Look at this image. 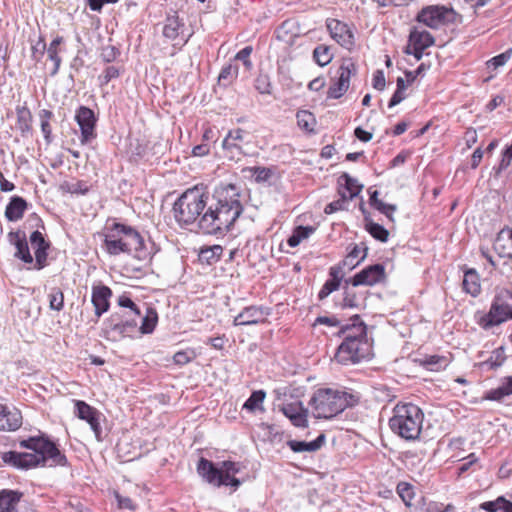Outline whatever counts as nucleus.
Listing matches in <instances>:
<instances>
[{
    "instance_id": "nucleus-17",
    "label": "nucleus",
    "mask_w": 512,
    "mask_h": 512,
    "mask_svg": "<svg viewBox=\"0 0 512 512\" xmlns=\"http://www.w3.org/2000/svg\"><path fill=\"white\" fill-rule=\"evenodd\" d=\"M270 315V309L264 306L245 307L233 320L235 326L256 325L265 322Z\"/></svg>"
},
{
    "instance_id": "nucleus-32",
    "label": "nucleus",
    "mask_w": 512,
    "mask_h": 512,
    "mask_svg": "<svg viewBox=\"0 0 512 512\" xmlns=\"http://www.w3.org/2000/svg\"><path fill=\"white\" fill-rule=\"evenodd\" d=\"M339 189H342L347 194V199L352 200L362 190L363 186L358 184L357 180L352 178L349 174L343 173L339 177Z\"/></svg>"
},
{
    "instance_id": "nucleus-61",
    "label": "nucleus",
    "mask_w": 512,
    "mask_h": 512,
    "mask_svg": "<svg viewBox=\"0 0 512 512\" xmlns=\"http://www.w3.org/2000/svg\"><path fill=\"white\" fill-rule=\"evenodd\" d=\"M119 54L118 50L113 46H107L102 49L101 57L105 62H112Z\"/></svg>"
},
{
    "instance_id": "nucleus-15",
    "label": "nucleus",
    "mask_w": 512,
    "mask_h": 512,
    "mask_svg": "<svg viewBox=\"0 0 512 512\" xmlns=\"http://www.w3.org/2000/svg\"><path fill=\"white\" fill-rule=\"evenodd\" d=\"M163 36L172 41L174 45H184L189 40L191 34L186 33L184 23L177 15L168 16L163 26Z\"/></svg>"
},
{
    "instance_id": "nucleus-31",
    "label": "nucleus",
    "mask_w": 512,
    "mask_h": 512,
    "mask_svg": "<svg viewBox=\"0 0 512 512\" xmlns=\"http://www.w3.org/2000/svg\"><path fill=\"white\" fill-rule=\"evenodd\" d=\"M367 251L368 248L366 246L360 247L359 245L354 244L345 259L342 261L343 266H347L349 270L354 269L366 258Z\"/></svg>"
},
{
    "instance_id": "nucleus-5",
    "label": "nucleus",
    "mask_w": 512,
    "mask_h": 512,
    "mask_svg": "<svg viewBox=\"0 0 512 512\" xmlns=\"http://www.w3.org/2000/svg\"><path fill=\"white\" fill-rule=\"evenodd\" d=\"M316 418H332L351 405L347 393L333 389H319L310 400Z\"/></svg>"
},
{
    "instance_id": "nucleus-13",
    "label": "nucleus",
    "mask_w": 512,
    "mask_h": 512,
    "mask_svg": "<svg viewBox=\"0 0 512 512\" xmlns=\"http://www.w3.org/2000/svg\"><path fill=\"white\" fill-rule=\"evenodd\" d=\"M356 71V65L352 60H344L338 69L337 80L328 89V97L333 99L342 97L349 88L351 76L355 75Z\"/></svg>"
},
{
    "instance_id": "nucleus-11",
    "label": "nucleus",
    "mask_w": 512,
    "mask_h": 512,
    "mask_svg": "<svg viewBox=\"0 0 512 512\" xmlns=\"http://www.w3.org/2000/svg\"><path fill=\"white\" fill-rule=\"evenodd\" d=\"M247 136L248 133L241 128L230 130L221 144L225 157L233 161H239L245 154L244 144Z\"/></svg>"
},
{
    "instance_id": "nucleus-27",
    "label": "nucleus",
    "mask_w": 512,
    "mask_h": 512,
    "mask_svg": "<svg viewBox=\"0 0 512 512\" xmlns=\"http://www.w3.org/2000/svg\"><path fill=\"white\" fill-rule=\"evenodd\" d=\"M22 493L3 489L0 491V512H14L20 503Z\"/></svg>"
},
{
    "instance_id": "nucleus-8",
    "label": "nucleus",
    "mask_w": 512,
    "mask_h": 512,
    "mask_svg": "<svg viewBox=\"0 0 512 512\" xmlns=\"http://www.w3.org/2000/svg\"><path fill=\"white\" fill-rule=\"evenodd\" d=\"M455 12L452 8L440 5L423 7L416 16V21L431 29H440L454 21Z\"/></svg>"
},
{
    "instance_id": "nucleus-49",
    "label": "nucleus",
    "mask_w": 512,
    "mask_h": 512,
    "mask_svg": "<svg viewBox=\"0 0 512 512\" xmlns=\"http://www.w3.org/2000/svg\"><path fill=\"white\" fill-rule=\"evenodd\" d=\"M255 89L261 94H271L272 84L269 76L266 74H259L255 79Z\"/></svg>"
},
{
    "instance_id": "nucleus-21",
    "label": "nucleus",
    "mask_w": 512,
    "mask_h": 512,
    "mask_svg": "<svg viewBox=\"0 0 512 512\" xmlns=\"http://www.w3.org/2000/svg\"><path fill=\"white\" fill-rule=\"evenodd\" d=\"M22 424V416L17 409L9 410L0 405V431H15Z\"/></svg>"
},
{
    "instance_id": "nucleus-37",
    "label": "nucleus",
    "mask_w": 512,
    "mask_h": 512,
    "mask_svg": "<svg viewBox=\"0 0 512 512\" xmlns=\"http://www.w3.org/2000/svg\"><path fill=\"white\" fill-rule=\"evenodd\" d=\"M223 253V248L220 245H213L210 247H204L199 252V259L207 264L217 262Z\"/></svg>"
},
{
    "instance_id": "nucleus-50",
    "label": "nucleus",
    "mask_w": 512,
    "mask_h": 512,
    "mask_svg": "<svg viewBox=\"0 0 512 512\" xmlns=\"http://www.w3.org/2000/svg\"><path fill=\"white\" fill-rule=\"evenodd\" d=\"M397 492L407 506L412 505L411 501L414 498V491L410 484L405 482L399 483L397 486Z\"/></svg>"
},
{
    "instance_id": "nucleus-63",
    "label": "nucleus",
    "mask_w": 512,
    "mask_h": 512,
    "mask_svg": "<svg viewBox=\"0 0 512 512\" xmlns=\"http://www.w3.org/2000/svg\"><path fill=\"white\" fill-rule=\"evenodd\" d=\"M512 161V144L508 146L502 155V160L500 162V168L506 169Z\"/></svg>"
},
{
    "instance_id": "nucleus-52",
    "label": "nucleus",
    "mask_w": 512,
    "mask_h": 512,
    "mask_svg": "<svg viewBox=\"0 0 512 512\" xmlns=\"http://www.w3.org/2000/svg\"><path fill=\"white\" fill-rule=\"evenodd\" d=\"M46 51V43L45 40L40 37L38 41L32 45L31 47V57L35 61H40L42 57L44 56V53Z\"/></svg>"
},
{
    "instance_id": "nucleus-14",
    "label": "nucleus",
    "mask_w": 512,
    "mask_h": 512,
    "mask_svg": "<svg viewBox=\"0 0 512 512\" xmlns=\"http://www.w3.org/2000/svg\"><path fill=\"white\" fill-rule=\"evenodd\" d=\"M384 279L385 267L382 264H374L364 268L346 282L352 284L354 287L360 285L373 286L382 282Z\"/></svg>"
},
{
    "instance_id": "nucleus-42",
    "label": "nucleus",
    "mask_w": 512,
    "mask_h": 512,
    "mask_svg": "<svg viewBox=\"0 0 512 512\" xmlns=\"http://www.w3.org/2000/svg\"><path fill=\"white\" fill-rule=\"evenodd\" d=\"M297 122L300 128L306 131H312L315 125L314 115L307 110H300L296 114Z\"/></svg>"
},
{
    "instance_id": "nucleus-38",
    "label": "nucleus",
    "mask_w": 512,
    "mask_h": 512,
    "mask_svg": "<svg viewBox=\"0 0 512 512\" xmlns=\"http://www.w3.org/2000/svg\"><path fill=\"white\" fill-rule=\"evenodd\" d=\"M314 231L315 228L312 226H298L288 238L287 243L290 247H296L301 241L307 239L311 234H313Z\"/></svg>"
},
{
    "instance_id": "nucleus-54",
    "label": "nucleus",
    "mask_w": 512,
    "mask_h": 512,
    "mask_svg": "<svg viewBox=\"0 0 512 512\" xmlns=\"http://www.w3.org/2000/svg\"><path fill=\"white\" fill-rule=\"evenodd\" d=\"M119 76V70L114 66H108L103 74L99 77L102 85L108 84L112 79Z\"/></svg>"
},
{
    "instance_id": "nucleus-7",
    "label": "nucleus",
    "mask_w": 512,
    "mask_h": 512,
    "mask_svg": "<svg viewBox=\"0 0 512 512\" xmlns=\"http://www.w3.org/2000/svg\"><path fill=\"white\" fill-rule=\"evenodd\" d=\"M131 313L114 312L104 321L103 334L107 340L118 341L124 337H132L138 331V319Z\"/></svg>"
},
{
    "instance_id": "nucleus-34",
    "label": "nucleus",
    "mask_w": 512,
    "mask_h": 512,
    "mask_svg": "<svg viewBox=\"0 0 512 512\" xmlns=\"http://www.w3.org/2000/svg\"><path fill=\"white\" fill-rule=\"evenodd\" d=\"M479 508L486 512H512V502L503 496H499L493 501L481 503Z\"/></svg>"
},
{
    "instance_id": "nucleus-22",
    "label": "nucleus",
    "mask_w": 512,
    "mask_h": 512,
    "mask_svg": "<svg viewBox=\"0 0 512 512\" xmlns=\"http://www.w3.org/2000/svg\"><path fill=\"white\" fill-rule=\"evenodd\" d=\"M435 39L426 30H420L417 27H413L409 34V44L405 49V53H410L411 46H416L417 50L426 49L434 45Z\"/></svg>"
},
{
    "instance_id": "nucleus-58",
    "label": "nucleus",
    "mask_w": 512,
    "mask_h": 512,
    "mask_svg": "<svg viewBox=\"0 0 512 512\" xmlns=\"http://www.w3.org/2000/svg\"><path fill=\"white\" fill-rule=\"evenodd\" d=\"M339 288L338 283L336 281L327 280L325 284L323 285L322 289L319 292V299L326 298L329 294H331L333 291L337 290Z\"/></svg>"
},
{
    "instance_id": "nucleus-10",
    "label": "nucleus",
    "mask_w": 512,
    "mask_h": 512,
    "mask_svg": "<svg viewBox=\"0 0 512 512\" xmlns=\"http://www.w3.org/2000/svg\"><path fill=\"white\" fill-rule=\"evenodd\" d=\"M508 319H512V307L497 297L492 302L489 312L480 318L479 325L487 330L502 324Z\"/></svg>"
},
{
    "instance_id": "nucleus-35",
    "label": "nucleus",
    "mask_w": 512,
    "mask_h": 512,
    "mask_svg": "<svg viewBox=\"0 0 512 512\" xmlns=\"http://www.w3.org/2000/svg\"><path fill=\"white\" fill-rule=\"evenodd\" d=\"M419 363L430 371H439L445 369L449 362L444 356L429 355L419 359Z\"/></svg>"
},
{
    "instance_id": "nucleus-64",
    "label": "nucleus",
    "mask_w": 512,
    "mask_h": 512,
    "mask_svg": "<svg viewBox=\"0 0 512 512\" xmlns=\"http://www.w3.org/2000/svg\"><path fill=\"white\" fill-rule=\"evenodd\" d=\"M477 132L474 129H468L465 132L464 140L468 148H471L477 142Z\"/></svg>"
},
{
    "instance_id": "nucleus-43",
    "label": "nucleus",
    "mask_w": 512,
    "mask_h": 512,
    "mask_svg": "<svg viewBox=\"0 0 512 512\" xmlns=\"http://www.w3.org/2000/svg\"><path fill=\"white\" fill-rule=\"evenodd\" d=\"M366 230L371 234L372 237L381 242H386L388 240L389 232L380 224L367 221Z\"/></svg>"
},
{
    "instance_id": "nucleus-56",
    "label": "nucleus",
    "mask_w": 512,
    "mask_h": 512,
    "mask_svg": "<svg viewBox=\"0 0 512 512\" xmlns=\"http://www.w3.org/2000/svg\"><path fill=\"white\" fill-rule=\"evenodd\" d=\"M511 54H512V50H508L504 53H501L495 57H493L489 63L494 67V68H498L500 66H503L507 63V61L510 59L511 57Z\"/></svg>"
},
{
    "instance_id": "nucleus-26",
    "label": "nucleus",
    "mask_w": 512,
    "mask_h": 512,
    "mask_svg": "<svg viewBox=\"0 0 512 512\" xmlns=\"http://www.w3.org/2000/svg\"><path fill=\"white\" fill-rule=\"evenodd\" d=\"M352 320L353 323L343 327L340 331V334L344 339L367 341L365 324L360 321L358 316H355Z\"/></svg>"
},
{
    "instance_id": "nucleus-19",
    "label": "nucleus",
    "mask_w": 512,
    "mask_h": 512,
    "mask_svg": "<svg viewBox=\"0 0 512 512\" xmlns=\"http://www.w3.org/2000/svg\"><path fill=\"white\" fill-rule=\"evenodd\" d=\"M281 412L292 422L296 427H306L308 420V410L305 408L301 401H294L283 404L280 408Z\"/></svg>"
},
{
    "instance_id": "nucleus-47",
    "label": "nucleus",
    "mask_w": 512,
    "mask_h": 512,
    "mask_svg": "<svg viewBox=\"0 0 512 512\" xmlns=\"http://www.w3.org/2000/svg\"><path fill=\"white\" fill-rule=\"evenodd\" d=\"M313 57L317 64L320 66H325L330 63L332 60V54L330 53V49L326 46L320 45L314 49Z\"/></svg>"
},
{
    "instance_id": "nucleus-30",
    "label": "nucleus",
    "mask_w": 512,
    "mask_h": 512,
    "mask_svg": "<svg viewBox=\"0 0 512 512\" xmlns=\"http://www.w3.org/2000/svg\"><path fill=\"white\" fill-rule=\"evenodd\" d=\"M325 440L323 434L319 435L315 440L311 442L290 440L287 442L289 448L296 453L299 452H315L319 450Z\"/></svg>"
},
{
    "instance_id": "nucleus-25",
    "label": "nucleus",
    "mask_w": 512,
    "mask_h": 512,
    "mask_svg": "<svg viewBox=\"0 0 512 512\" xmlns=\"http://www.w3.org/2000/svg\"><path fill=\"white\" fill-rule=\"evenodd\" d=\"M494 249L500 257L512 258V229H502L495 241Z\"/></svg>"
},
{
    "instance_id": "nucleus-23",
    "label": "nucleus",
    "mask_w": 512,
    "mask_h": 512,
    "mask_svg": "<svg viewBox=\"0 0 512 512\" xmlns=\"http://www.w3.org/2000/svg\"><path fill=\"white\" fill-rule=\"evenodd\" d=\"M10 242L15 245L16 252L15 257L21 259L25 263H32L33 257L30 254L26 236L21 232H10Z\"/></svg>"
},
{
    "instance_id": "nucleus-53",
    "label": "nucleus",
    "mask_w": 512,
    "mask_h": 512,
    "mask_svg": "<svg viewBox=\"0 0 512 512\" xmlns=\"http://www.w3.org/2000/svg\"><path fill=\"white\" fill-rule=\"evenodd\" d=\"M195 358V352L191 349L178 351L174 354L173 360L178 365H185Z\"/></svg>"
},
{
    "instance_id": "nucleus-24",
    "label": "nucleus",
    "mask_w": 512,
    "mask_h": 512,
    "mask_svg": "<svg viewBox=\"0 0 512 512\" xmlns=\"http://www.w3.org/2000/svg\"><path fill=\"white\" fill-rule=\"evenodd\" d=\"M30 243L35 249L37 269H41L44 267L46 262L47 249L49 248V244L45 241L42 233L37 230L32 232L30 235Z\"/></svg>"
},
{
    "instance_id": "nucleus-12",
    "label": "nucleus",
    "mask_w": 512,
    "mask_h": 512,
    "mask_svg": "<svg viewBox=\"0 0 512 512\" xmlns=\"http://www.w3.org/2000/svg\"><path fill=\"white\" fill-rule=\"evenodd\" d=\"M75 120L80 127L82 145L91 143L97 136L95 127L97 118L92 109L86 106H80L75 114Z\"/></svg>"
},
{
    "instance_id": "nucleus-51",
    "label": "nucleus",
    "mask_w": 512,
    "mask_h": 512,
    "mask_svg": "<svg viewBox=\"0 0 512 512\" xmlns=\"http://www.w3.org/2000/svg\"><path fill=\"white\" fill-rule=\"evenodd\" d=\"M118 305L121 308L129 309V311H127V313H131V315H133V316H141V312H140L139 308L128 296L121 295L118 298Z\"/></svg>"
},
{
    "instance_id": "nucleus-20",
    "label": "nucleus",
    "mask_w": 512,
    "mask_h": 512,
    "mask_svg": "<svg viewBox=\"0 0 512 512\" xmlns=\"http://www.w3.org/2000/svg\"><path fill=\"white\" fill-rule=\"evenodd\" d=\"M112 291L107 286H95L92 289V304L95 309V315L99 318L103 313L107 312L110 306L109 299Z\"/></svg>"
},
{
    "instance_id": "nucleus-4",
    "label": "nucleus",
    "mask_w": 512,
    "mask_h": 512,
    "mask_svg": "<svg viewBox=\"0 0 512 512\" xmlns=\"http://www.w3.org/2000/svg\"><path fill=\"white\" fill-rule=\"evenodd\" d=\"M423 419L424 414L417 405L412 403L397 404L393 409L389 426L401 438L415 440L421 433Z\"/></svg>"
},
{
    "instance_id": "nucleus-46",
    "label": "nucleus",
    "mask_w": 512,
    "mask_h": 512,
    "mask_svg": "<svg viewBox=\"0 0 512 512\" xmlns=\"http://www.w3.org/2000/svg\"><path fill=\"white\" fill-rule=\"evenodd\" d=\"M339 195L340 198L338 200H335L328 205H326L324 212L326 214H332L340 210L346 209L347 202L349 201L347 199V194L342 189H339Z\"/></svg>"
},
{
    "instance_id": "nucleus-16",
    "label": "nucleus",
    "mask_w": 512,
    "mask_h": 512,
    "mask_svg": "<svg viewBox=\"0 0 512 512\" xmlns=\"http://www.w3.org/2000/svg\"><path fill=\"white\" fill-rule=\"evenodd\" d=\"M75 414L90 425L97 441L103 440L102 428L100 425L101 413L99 411L88 405L86 402L77 400L75 401Z\"/></svg>"
},
{
    "instance_id": "nucleus-60",
    "label": "nucleus",
    "mask_w": 512,
    "mask_h": 512,
    "mask_svg": "<svg viewBox=\"0 0 512 512\" xmlns=\"http://www.w3.org/2000/svg\"><path fill=\"white\" fill-rule=\"evenodd\" d=\"M345 267L346 266H343V262H341L340 264L330 268V276L332 277V279H330V280L336 281V283H338L339 286H340V282L344 276V268Z\"/></svg>"
},
{
    "instance_id": "nucleus-36",
    "label": "nucleus",
    "mask_w": 512,
    "mask_h": 512,
    "mask_svg": "<svg viewBox=\"0 0 512 512\" xmlns=\"http://www.w3.org/2000/svg\"><path fill=\"white\" fill-rule=\"evenodd\" d=\"M140 318L142 319V322L138 330L142 334L152 333L158 321V314L155 309L147 308L146 314L144 316L141 315Z\"/></svg>"
},
{
    "instance_id": "nucleus-39",
    "label": "nucleus",
    "mask_w": 512,
    "mask_h": 512,
    "mask_svg": "<svg viewBox=\"0 0 512 512\" xmlns=\"http://www.w3.org/2000/svg\"><path fill=\"white\" fill-rule=\"evenodd\" d=\"M39 118L41 121V131L44 135L47 144L52 142V128L50 125V120L53 118V113L50 110L43 109L39 112Z\"/></svg>"
},
{
    "instance_id": "nucleus-1",
    "label": "nucleus",
    "mask_w": 512,
    "mask_h": 512,
    "mask_svg": "<svg viewBox=\"0 0 512 512\" xmlns=\"http://www.w3.org/2000/svg\"><path fill=\"white\" fill-rule=\"evenodd\" d=\"M173 212L181 226L197 221L204 234H224L243 212L240 188L231 183H221L215 187L210 202L198 187L187 189L174 203Z\"/></svg>"
},
{
    "instance_id": "nucleus-59",
    "label": "nucleus",
    "mask_w": 512,
    "mask_h": 512,
    "mask_svg": "<svg viewBox=\"0 0 512 512\" xmlns=\"http://www.w3.org/2000/svg\"><path fill=\"white\" fill-rule=\"evenodd\" d=\"M373 88L379 91H383L385 89L386 80L384 76V72L382 70H377L373 75Z\"/></svg>"
},
{
    "instance_id": "nucleus-45",
    "label": "nucleus",
    "mask_w": 512,
    "mask_h": 512,
    "mask_svg": "<svg viewBox=\"0 0 512 512\" xmlns=\"http://www.w3.org/2000/svg\"><path fill=\"white\" fill-rule=\"evenodd\" d=\"M49 307L55 311H61L64 307V294L59 288L51 289L49 295Z\"/></svg>"
},
{
    "instance_id": "nucleus-48",
    "label": "nucleus",
    "mask_w": 512,
    "mask_h": 512,
    "mask_svg": "<svg viewBox=\"0 0 512 512\" xmlns=\"http://www.w3.org/2000/svg\"><path fill=\"white\" fill-rule=\"evenodd\" d=\"M238 74V67L232 64H229L222 68L219 76L218 81L220 83H223L224 85H227L232 82L233 79L237 77Z\"/></svg>"
},
{
    "instance_id": "nucleus-33",
    "label": "nucleus",
    "mask_w": 512,
    "mask_h": 512,
    "mask_svg": "<svg viewBox=\"0 0 512 512\" xmlns=\"http://www.w3.org/2000/svg\"><path fill=\"white\" fill-rule=\"evenodd\" d=\"M509 395H512V376L505 377L498 388L488 391L485 395V399L502 401Z\"/></svg>"
},
{
    "instance_id": "nucleus-62",
    "label": "nucleus",
    "mask_w": 512,
    "mask_h": 512,
    "mask_svg": "<svg viewBox=\"0 0 512 512\" xmlns=\"http://www.w3.org/2000/svg\"><path fill=\"white\" fill-rule=\"evenodd\" d=\"M377 210L386 215L390 220H393L392 214L396 210V206L392 204H386L383 201H380L375 206Z\"/></svg>"
},
{
    "instance_id": "nucleus-55",
    "label": "nucleus",
    "mask_w": 512,
    "mask_h": 512,
    "mask_svg": "<svg viewBox=\"0 0 512 512\" xmlns=\"http://www.w3.org/2000/svg\"><path fill=\"white\" fill-rule=\"evenodd\" d=\"M251 171L257 182L266 181L271 176V170L265 167H254Z\"/></svg>"
},
{
    "instance_id": "nucleus-29",
    "label": "nucleus",
    "mask_w": 512,
    "mask_h": 512,
    "mask_svg": "<svg viewBox=\"0 0 512 512\" xmlns=\"http://www.w3.org/2000/svg\"><path fill=\"white\" fill-rule=\"evenodd\" d=\"M64 39L62 36H57L53 39V41L49 44V46H46L47 56L48 59L51 60L54 64L53 69L51 71V76H55L60 68L62 59L60 57L61 52V44L63 43Z\"/></svg>"
},
{
    "instance_id": "nucleus-28",
    "label": "nucleus",
    "mask_w": 512,
    "mask_h": 512,
    "mask_svg": "<svg viewBox=\"0 0 512 512\" xmlns=\"http://www.w3.org/2000/svg\"><path fill=\"white\" fill-rule=\"evenodd\" d=\"M26 208L27 202L19 196H14L6 207L5 216L9 221H18L23 217Z\"/></svg>"
},
{
    "instance_id": "nucleus-41",
    "label": "nucleus",
    "mask_w": 512,
    "mask_h": 512,
    "mask_svg": "<svg viewBox=\"0 0 512 512\" xmlns=\"http://www.w3.org/2000/svg\"><path fill=\"white\" fill-rule=\"evenodd\" d=\"M463 288L467 293L471 294L472 296H476L480 293L478 277L474 271H468L465 273L463 278Z\"/></svg>"
},
{
    "instance_id": "nucleus-57",
    "label": "nucleus",
    "mask_w": 512,
    "mask_h": 512,
    "mask_svg": "<svg viewBox=\"0 0 512 512\" xmlns=\"http://www.w3.org/2000/svg\"><path fill=\"white\" fill-rule=\"evenodd\" d=\"M252 53V47L251 46H246L244 47L242 50H240L236 56H235V59L236 60H240L243 62V64L247 67V68H250L252 63L249 59L250 55Z\"/></svg>"
},
{
    "instance_id": "nucleus-3",
    "label": "nucleus",
    "mask_w": 512,
    "mask_h": 512,
    "mask_svg": "<svg viewBox=\"0 0 512 512\" xmlns=\"http://www.w3.org/2000/svg\"><path fill=\"white\" fill-rule=\"evenodd\" d=\"M103 237V247L111 256L124 253L139 260L148 256L143 237L131 226L114 222L111 226L105 227Z\"/></svg>"
},
{
    "instance_id": "nucleus-2",
    "label": "nucleus",
    "mask_w": 512,
    "mask_h": 512,
    "mask_svg": "<svg viewBox=\"0 0 512 512\" xmlns=\"http://www.w3.org/2000/svg\"><path fill=\"white\" fill-rule=\"evenodd\" d=\"M21 446L30 449L31 452H4L1 455L3 462L21 469L38 466L56 467L67 464L66 456L58 449L56 444L43 437L24 440L21 442Z\"/></svg>"
},
{
    "instance_id": "nucleus-6",
    "label": "nucleus",
    "mask_w": 512,
    "mask_h": 512,
    "mask_svg": "<svg viewBox=\"0 0 512 512\" xmlns=\"http://www.w3.org/2000/svg\"><path fill=\"white\" fill-rule=\"evenodd\" d=\"M238 471L237 464L231 461H223L220 467H216L212 461L200 458L197 465L198 474L209 484L217 487L221 485L239 487L241 482L234 477Z\"/></svg>"
},
{
    "instance_id": "nucleus-44",
    "label": "nucleus",
    "mask_w": 512,
    "mask_h": 512,
    "mask_svg": "<svg viewBox=\"0 0 512 512\" xmlns=\"http://www.w3.org/2000/svg\"><path fill=\"white\" fill-rule=\"evenodd\" d=\"M17 128L22 134L30 131L31 129V114L25 108L17 109Z\"/></svg>"
},
{
    "instance_id": "nucleus-9",
    "label": "nucleus",
    "mask_w": 512,
    "mask_h": 512,
    "mask_svg": "<svg viewBox=\"0 0 512 512\" xmlns=\"http://www.w3.org/2000/svg\"><path fill=\"white\" fill-rule=\"evenodd\" d=\"M367 341L344 339L335 354V360L341 364H354L362 360L368 351Z\"/></svg>"
},
{
    "instance_id": "nucleus-18",
    "label": "nucleus",
    "mask_w": 512,
    "mask_h": 512,
    "mask_svg": "<svg viewBox=\"0 0 512 512\" xmlns=\"http://www.w3.org/2000/svg\"><path fill=\"white\" fill-rule=\"evenodd\" d=\"M327 28L331 37L337 43L346 49H351L354 44V35L347 24L336 19H331L327 22Z\"/></svg>"
},
{
    "instance_id": "nucleus-40",
    "label": "nucleus",
    "mask_w": 512,
    "mask_h": 512,
    "mask_svg": "<svg viewBox=\"0 0 512 512\" xmlns=\"http://www.w3.org/2000/svg\"><path fill=\"white\" fill-rule=\"evenodd\" d=\"M265 396L266 394L263 390L254 391L244 403L243 408L251 412L263 410L262 404Z\"/></svg>"
}]
</instances>
